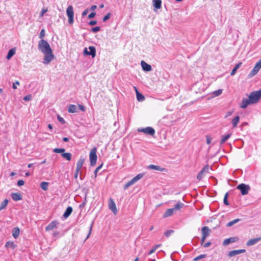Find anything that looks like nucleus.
<instances>
[{
	"mask_svg": "<svg viewBox=\"0 0 261 261\" xmlns=\"http://www.w3.org/2000/svg\"><path fill=\"white\" fill-rule=\"evenodd\" d=\"M141 65L142 69L145 71H150L152 70L151 65L147 64L144 61H141Z\"/></svg>",
	"mask_w": 261,
	"mask_h": 261,
	"instance_id": "obj_15",
	"label": "nucleus"
},
{
	"mask_svg": "<svg viewBox=\"0 0 261 261\" xmlns=\"http://www.w3.org/2000/svg\"><path fill=\"white\" fill-rule=\"evenodd\" d=\"M231 136V134H228L222 136V139L220 141V144L222 145Z\"/></svg>",
	"mask_w": 261,
	"mask_h": 261,
	"instance_id": "obj_25",
	"label": "nucleus"
},
{
	"mask_svg": "<svg viewBox=\"0 0 261 261\" xmlns=\"http://www.w3.org/2000/svg\"><path fill=\"white\" fill-rule=\"evenodd\" d=\"M93 223H94V222H92V223H91V224L90 225V227L89 228V233H88V236H87L86 239H87L89 237V236H90V235L91 234V230H92V226H93Z\"/></svg>",
	"mask_w": 261,
	"mask_h": 261,
	"instance_id": "obj_50",
	"label": "nucleus"
},
{
	"mask_svg": "<svg viewBox=\"0 0 261 261\" xmlns=\"http://www.w3.org/2000/svg\"><path fill=\"white\" fill-rule=\"evenodd\" d=\"M144 175V173H140V174H138L136 176H135L134 178H133V179L135 181V182H136L137 181H138L141 178H142Z\"/></svg>",
	"mask_w": 261,
	"mask_h": 261,
	"instance_id": "obj_35",
	"label": "nucleus"
},
{
	"mask_svg": "<svg viewBox=\"0 0 261 261\" xmlns=\"http://www.w3.org/2000/svg\"><path fill=\"white\" fill-rule=\"evenodd\" d=\"M12 198L14 201H19L22 199V196L19 193H13L11 194Z\"/></svg>",
	"mask_w": 261,
	"mask_h": 261,
	"instance_id": "obj_19",
	"label": "nucleus"
},
{
	"mask_svg": "<svg viewBox=\"0 0 261 261\" xmlns=\"http://www.w3.org/2000/svg\"><path fill=\"white\" fill-rule=\"evenodd\" d=\"M66 13L68 17V22L69 24H72L73 23V16L74 12L73 8L72 6H69L66 10Z\"/></svg>",
	"mask_w": 261,
	"mask_h": 261,
	"instance_id": "obj_6",
	"label": "nucleus"
},
{
	"mask_svg": "<svg viewBox=\"0 0 261 261\" xmlns=\"http://www.w3.org/2000/svg\"><path fill=\"white\" fill-rule=\"evenodd\" d=\"M90 164L91 166H94L95 165L96 163V161L97 159V156L96 154V148H93L91 149L90 155Z\"/></svg>",
	"mask_w": 261,
	"mask_h": 261,
	"instance_id": "obj_3",
	"label": "nucleus"
},
{
	"mask_svg": "<svg viewBox=\"0 0 261 261\" xmlns=\"http://www.w3.org/2000/svg\"><path fill=\"white\" fill-rule=\"evenodd\" d=\"M237 189L239 190L241 192V193L242 195H247L250 188L248 185H246L245 184H241L237 186Z\"/></svg>",
	"mask_w": 261,
	"mask_h": 261,
	"instance_id": "obj_4",
	"label": "nucleus"
},
{
	"mask_svg": "<svg viewBox=\"0 0 261 261\" xmlns=\"http://www.w3.org/2000/svg\"><path fill=\"white\" fill-rule=\"evenodd\" d=\"M210 232L211 230L207 226H204L202 228V237L201 240V245L203 244L206 238L210 235Z\"/></svg>",
	"mask_w": 261,
	"mask_h": 261,
	"instance_id": "obj_5",
	"label": "nucleus"
},
{
	"mask_svg": "<svg viewBox=\"0 0 261 261\" xmlns=\"http://www.w3.org/2000/svg\"><path fill=\"white\" fill-rule=\"evenodd\" d=\"M80 171V170H76V171H75V178H76L77 177V176H78V174H79V172Z\"/></svg>",
	"mask_w": 261,
	"mask_h": 261,
	"instance_id": "obj_62",
	"label": "nucleus"
},
{
	"mask_svg": "<svg viewBox=\"0 0 261 261\" xmlns=\"http://www.w3.org/2000/svg\"><path fill=\"white\" fill-rule=\"evenodd\" d=\"M63 141L65 142H68L69 141V138L67 137H64L63 138Z\"/></svg>",
	"mask_w": 261,
	"mask_h": 261,
	"instance_id": "obj_63",
	"label": "nucleus"
},
{
	"mask_svg": "<svg viewBox=\"0 0 261 261\" xmlns=\"http://www.w3.org/2000/svg\"><path fill=\"white\" fill-rule=\"evenodd\" d=\"M48 182L45 181H42L40 184V187L43 190H47L48 189Z\"/></svg>",
	"mask_w": 261,
	"mask_h": 261,
	"instance_id": "obj_34",
	"label": "nucleus"
},
{
	"mask_svg": "<svg viewBox=\"0 0 261 261\" xmlns=\"http://www.w3.org/2000/svg\"><path fill=\"white\" fill-rule=\"evenodd\" d=\"M96 23H97L96 21H95V20H91V21H89V24L90 25H94L96 24Z\"/></svg>",
	"mask_w": 261,
	"mask_h": 261,
	"instance_id": "obj_59",
	"label": "nucleus"
},
{
	"mask_svg": "<svg viewBox=\"0 0 261 261\" xmlns=\"http://www.w3.org/2000/svg\"><path fill=\"white\" fill-rule=\"evenodd\" d=\"M20 233V230L18 227H15L12 231V234L15 239L18 237Z\"/></svg>",
	"mask_w": 261,
	"mask_h": 261,
	"instance_id": "obj_26",
	"label": "nucleus"
},
{
	"mask_svg": "<svg viewBox=\"0 0 261 261\" xmlns=\"http://www.w3.org/2000/svg\"><path fill=\"white\" fill-rule=\"evenodd\" d=\"M239 240V238L238 237H230L228 239H226L223 242V245L227 246L230 243L236 242L238 241Z\"/></svg>",
	"mask_w": 261,
	"mask_h": 261,
	"instance_id": "obj_10",
	"label": "nucleus"
},
{
	"mask_svg": "<svg viewBox=\"0 0 261 261\" xmlns=\"http://www.w3.org/2000/svg\"><path fill=\"white\" fill-rule=\"evenodd\" d=\"M79 108L81 111H82L83 112L85 111L86 109L84 106H83L82 105H79Z\"/></svg>",
	"mask_w": 261,
	"mask_h": 261,
	"instance_id": "obj_56",
	"label": "nucleus"
},
{
	"mask_svg": "<svg viewBox=\"0 0 261 261\" xmlns=\"http://www.w3.org/2000/svg\"><path fill=\"white\" fill-rule=\"evenodd\" d=\"M260 241H261V237L251 239L249 240L247 242L246 245L247 246H251L255 245V244H256Z\"/></svg>",
	"mask_w": 261,
	"mask_h": 261,
	"instance_id": "obj_14",
	"label": "nucleus"
},
{
	"mask_svg": "<svg viewBox=\"0 0 261 261\" xmlns=\"http://www.w3.org/2000/svg\"><path fill=\"white\" fill-rule=\"evenodd\" d=\"M241 65H242L241 62H240V63L237 64L236 65V66L234 67V68H233V69L232 70V71L230 73V75H234L236 74L237 70L240 68V67L241 66Z\"/></svg>",
	"mask_w": 261,
	"mask_h": 261,
	"instance_id": "obj_28",
	"label": "nucleus"
},
{
	"mask_svg": "<svg viewBox=\"0 0 261 261\" xmlns=\"http://www.w3.org/2000/svg\"><path fill=\"white\" fill-rule=\"evenodd\" d=\"M72 212V208L71 206H68L67 207L66 210H65V212H64L63 214V217L65 218H68L71 214Z\"/></svg>",
	"mask_w": 261,
	"mask_h": 261,
	"instance_id": "obj_20",
	"label": "nucleus"
},
{
	"mask_svg": "<svg viewBox=\"0 0 261 261\" xmlns=\"http://www.w3.org/2000/svg\"><path fill=\"white\" fill-rule=\"evenodd\" d=\"M84 163V159L83 158H80L76 163V170H81Z\"/></svg>",
	"mask_w": 261,
	"mask_h": 261,
	"instance_id": "obj_21",
	"label": "nucleus"
},
{
	"mask_svg": "<svg viewBox=\"0 0 261 261\" xmlns=\"http://www.w3.org/2000/svg\"><path fill=\"white\" fill-rule=\"evenodd\" d=\"M257 71H259L261 68V59L256 63L255 66L253 67Z\"/></svg>",
	"mask_w": 261,
	"mask_h": 261,
	"instance_id": "obj_37",
	"label": "nucleus"
},
{
	"mask_svg": "<svg viewBox=\"0 0 261 261\" xmlns=\"http://www.w3.org/2000/svg\"><path fill=\"white\" fill-rule=\"evenodd\" d=\"M15 54V48H13L10 49L8 51V53L7 55L6 58L8 60L10 59Z\"/></svg>",
	"mask_w": 261,
	"mask_h": 261,
	"instance_id": "obj_23",
	"label": "nucleus"
},
{
	"mask_svg": "<svg viewBox=\"0 0 261 261\" xmlns=\"http://www.w3.org/2000/svg\"><path fill=\"white\" fill-rule=\"evenodd\" d=\"M160 246V245H157L155 247L153 248H152L149 252L148 253V254H151L153 253L154 252V251H155L156 249L159 247Z\"/></svg>",
	"mask_w": 261,
	"mask_h": 261,
	"instance_id": "obj_52",
	"label": "nucleus"
},
{
	"mask_svg": "<svg viewBox=\"0 0 261 261\" xmlns=\"http://www.w3.org/2000/svg\"><path fill=\"white\" fill-rule=\"evenodd\" d=\"M240 117L239 116H236L232 120V121H231V123H232V127L233 128L236 127L238 123L239 122V121H240Z\"/></svg>",
	"mask_w": 261,
	"mask_h": 261,
	"instance_id": "obj_24",
	"label": "nucleus"
},
{
	"mask_svg": "<svg viewBox=\"0 0 261 261\" xmlns=\"http://www.w3.org/2000/svg\"><path fill=\"white\" fill-rule=\"evenodd\" d=\"M206 143L207 144H210L211 142L212 138L208 136H206Z\"/></svg>",
	"mask_w": 261,
	"mask_h": 261,
	"instance_id": "obj_58",
	"label": "nucleus"
},
{
	"mask_svg": "<svg viewBox=\"0 0 261 261\" xmlns=\"http://www.w3.org/2000/svg\"><path fill=\"white\" fill-rule=\"evenodd\" d=\"M45 30L44 29H42L39 33V37L41 39H43V38L45 36Z\"/></svg>",
	"mask_w": 261,
	"mask_h": 261,
	"instance_id": "obj_42",
	"label": "nucleus"
},
{
	"mask_svg": "<svg viewBox=\"0 0 261 261\" xmlns=\"http://www.w3.org/2000/svg\"><path fill=\"white\" fill-rule=\"evenodd\" d=\"M31 98H32L31 95H27L23 97V100L25 101H29L31 99Z\"/></svg>",
	"mask_w": 261,
	"mask_h": 261,
	"instance_id": "obj_49",
	"label": "nucleus"
},
{
	"mask_svg": "<svg viewBox=\"0 0 261 261\" xmlns=\"http://www.w3.org/2000/svg\"><path fill=\"white\" fill-rule=\"evenodd\" d=\"M206 256V254H200V255H198V256H196L195 258H194L193 259V261H198L201 259L205 258Z\"/></svg>",
	"mask_w": 261,
	"mask_h": 261,
	"instance_id": "obj_36",
	"label": "nucleus"
},
{
	"mask_svg": "<svg viewBox=\"0 0 261 261\" xmlns=\"http://www.w3.org/2000/svg\"><path fill=\"white\" fill-rule=\"evenodd\" d=\"M58 120L62 124H64L65 123V120L61 117L60 115H58L57 117Z\"/></svg>",
	"mask_w": 261,
	"mask_h": 261,
	"instance_id": "obj_48",
	"label": "nucleus"
},
{
	"mask_svg": "<svg viewBox=\"0 0 261 261\" xmlns=\"http://www.w3.org/2000/svg\"><path fill=\"white\" fill-rule=\"evenodd\" d=\"M246 252L245 249L233 250L229 251L228 256L230 257Z\"/></svg>",
	"mask_w": 261,
	"mask_h": 261,
	"instance_id": "obj_13",
	"label": "nucleus"
},
{
	"mask_svg": "<svg viewBox=\"0 0 261 261\" xmlns=\"http://www.w3.org/2000/svg\"><path fill=\"white\" fill-rule=\"evenodd\" d=\"M258 72V71H257L256 69H255L254 68H253V69L249 73V76L252 77V76L255 75Z\"/></svg>",
	"mask_w": 261,
	"mask_h": 261,
	"instance_id": "obj_39",
	"label": "nucleus"
},
{
	"mask_svg": "<svg viewBox=\"0 0 261 261\" xmlns=\"http://www.w3.org/2000/svg\"><path fill=\"white\" fill-rule=\"evenodd\" d=\"M203 176L204 173L201 171H200L198 174L197 175V178L198 180H200L203 178Z\"/></svg>",
	"mask_w": 261,
	"mask_h": 261,
	"instance_id": "obj_44",
	"label": "nucleus"
},
{
	"mask_svg": "<svg viewBox=\"0 0 261 261\" xmlns=\"http://www.w3.org/2000/svg\"><path fill=\"white\" fill-rule=\"evenodd\" d=\"M174 230H168L166 232H165V235L167 237H170L172 233H173Z\"/></svg>",
	"mask_w": 261,
	"mask_h": 261,
	"instance_id": "obj_43",
	"label": "nucleus"
},
{
	"mask_svg": "<svg viewBox=\"0 0 261 261\" xmlns=\"http://www.w3.org/2000/svg\"><path fill=\"white\" fill-rule=\"evenodd\" d=\"M210 167L208 165H205L202 169L201 170L203 173L204 172H208Z\"/></svg>",
	"mask_w": 261,
	"mask_h": 261,
	"instance_id": "obj_41",
	"label": "nucleus"
},
{
	"mask_svg": "<svg viewBox=\"0 0 261 261\" xmlns=\"http://www.w3.org/2000/svg\"><path fill=\"white\" fill-rule=\"evenodd\" d=\"M62 156L66 159L67 161H70L71 159L72 155L70 153L64 152L61 154Z\"/></svg>",
	"mask_w": 261,
	"mask_h": 261,
	"instance_id": "obj_31",
	"label": "nucleus"
},
{
	"mask_svg": "<svg viewBox=\"0 0 261 261\" xmlns=\"http://www.w3.org/2000/svg\"><path fill=\"white\" fill-rule=\"evenodd\" d=\"M89 51L88 50L87 48H85L83 53L84 55L91 56L92 58H94L96 56V49L94 46H90L89 47Z\"/></svg>",
	"mask_w": 261,
	"mask_h": 261,
	"instance_id": "obj_7",
	"label": "nucleus"
},
{
	"mask_svg": "<svg viewBox=\"0 0 261 261\" xmlns=\"http://www.w3.org/2000/svg\"><path fill=\"white\" fill-rule=\"evenodd\" d=\"M135 183H136L135 182V181L133 180V179L132 178L130 180H129V181H128L124 186V190H126L128 188H129L130 186H132L133 185H134Z\"/></svg>",
	"mask_w": 261,
	"mask_h": 261,
	"instance_id": "obj_33",
	"label": "nucleus"
},
{
	"mask_svg": "<svg viewBox=\"0 0 261 261\" xmlns=\"http://www.w3.org/2000/svg\"><path fill=\"white\" fill-rule=\"evenodd\" d=\"M223 203L226 205H229V203L228 201V198H224L223 199Z\"/></svg>",
	"mask_w": 261,
	"mask_h": 261,
	"instance_id": "obj_57",
	"label": "nucleus"
},
{
	"mask_svg": "<svg viewBox=\"0 0 261 261\" xmlns=\"http://www.w3.org/2000/svg\"><path fill=\"white\" fill-rule=\"evenodd\" d=\"M65 151V149L64 148H55L53 150V151L55 153H63L64 151Z\"/></svg>",
	"mask_w": 261,
	"mask_h": 261,
	"instance_id": "obj_38",
	"label": "nucleus"
},
{
	"mask_svg": "<svg viewBox=\"0 0 261 261\" xmlns=\"http://www.w3.org/2000/svg\"><path fill=\"white\" fill-rule=\"evenodd\" d=\"M136 95L137 100L139 101H142L144 100L145 97L140 93H139L136 89Z\"/></svg>",
	"mask_w": 261,
	"mask_h": 261,
	"instance_id": "obj_29",
	"label": "nucleus"
},
{
	"mask_svg": "<svg viewBox=\"0 0 261 261\" xmlns=\"http://www.w3.org/2000/svg\"><path fill=\"white\" fill-rule=\"evenodd\" d=\"M96 15V13L95 12H92L88 16V18L89 19H91V18H93V17H95Z\"/></svg>",
	"mask_w": 261,
	"mask_h": 261,
	"instance_id": "obj_53",
	"label": "nucleus"
},
{
	"mask_svg": "<svg viewBox=\"0 0 261 261\" xmlns=\"http://www.w3.org/2000/svg\"><path fill=\"white\" fill-rule=\"evenodd\" d=\"M241 221L240 219H236L231 221H230L226 224L227 227L232 226L233 225L236 224L237 223L240 222Z\"/></svg>",
	"mask_w": 261,
	"mask_h": 261,
	"instance_id": "obj_32",
	"label": "nucleus"
},
{
	"mask_svg": "<svg viewBox=\"0 0 261 261\" xmlns=\"http://www.w3.org/2000/svg\"><path fill=\"white\" fill-rule=\"evenodd\" d=\"M248 97L253 104L256 103L261 98V89L252 92Z\"/></svg>",
	"mask_w": 261,
	"mask_h": 261,
	"instance_id": "obj_2",
	"label": "nucleus"
},
{
	"mask_svg": "<svg viewBox=\"0 0 261 261\" xmlns=\"http://www.w3.org/2000/svg\"><path fill=\"white\" fill-rule=\"evenodd\" d=\"M67 111L70 113H74L77 112L76 106L74 105H69L67 106Z\"/></svg>",
	"mask_w": 261,
	"mask_h": 261,
	"instance_id": "obj_18",
	"label": "nucleus"
},
{
	"mask_svg": "<svg viewBox=\"0 0 261 261\" xmlns=\"http://www.w3.org/2000/svg\"><path fill=\"white\" fill-rule=\"evenodd\" d=\"M253 104L252 102H251L250 99L248 97V98H243L242 100V102L240 104V107L243 109L246 108L248 105Z\"/></svg>",
	"mask_w": 261,
	"mask_h": 261,
	"instance_id": "obj_12",
	"label": "nucleus"
},
{
	"mask_svg": "<svg viewBox=\"0 0 261 261\" xmlns=\"http://www.w3.org/2000/svg\"><path fill=\"white\" fill-rule=\"evenodd\" d=\"M88 12V9H85L82 13V16H86Z\"/></svg>",
	"mask_w": 261,
	"mask_h": 261,
	"instance_id": "obj_60",
	"label": "nucleus"
},
{
	"mask_svg": "<svg viewBox=\"0 0 261 261\" xmlns=\"http://www.w3.org/2000/svg\"><path fill=\"white\" fill-rule=\"evenodd\" d=\"M111 13H108L106 15H105L103 18V21L105 22V21H106L107 20H108L110 17H111Z\"/></svg>",
	"mask_w": 261,
	"mask_h": 261,
	"instance_id": "obj_46",
	"label": "nucleus"
},
{
	"mask_svg": "<svg viewBox=\"0 0 261 261\" xmlns=\"http://www.w3.org/2000/svg\"><path fill=\"white\" fill-rule=\"evenodd\" d=\"M148 169L155 170L161 172H163L166 170L165 168L161 167L160 166L150 165L147 167Z\"/></svg>",
	"mask_w": 261,
	"mask_h": 261,
	"instance_id": "obj_16",
	"label": "nucleus"
},
{
	"mask_svg": "<svg viewBox=\"0 0 261 261\" xmlns=\"http://www.w3.org/2000/svg\"><path fill=\"white\" fill-rule=\"evenodd\" d=\"M19 85V82L18 81H16L15 83L13 84L12 88L14 89H16L17 88L16 86Z\"/></svg>",
	"mask_w": 261,
	"mask_h": 261,
	"instance_id": "obj_55",
	"label": "nucleus"
},
{
	"mask_svg": "<svg viewBox=\"0 0 261 261\" xmlns=\"http://www.w3.org/2000/svg\"><path fill=\"white\" fill-rule=\"evenodd\" d=\"M138 131L151 136H153L155 134V130L150 126L145 128H139L138 129Z\"/></svg>",
	"mask_w": 261,
	"mask_h": 261,
	"instance_id": "obj_8",
	"label": "nucleus"
},
{
	"mask_svg": "<svg viewBox=\"0 0 261 261\" xmlns=\"http://www.w3.org/2000/svg\"><path fill=\"white\" fill-rule=\"evenodd\" d=\"M16 246V245L14 243V242L11 241L7 242L5 244V247L6 248H11L12 249H14V248H15Z\"/></svg>",
	"mask_w": 261,
	"mask_h": 261,
	"instance_id": "obj_27",
	"label": "nucleus"
},
{
	"mask_svg": "<svg viewBox=\"0 0 261 261\" xmlns=\"http://www.w3.org/2000/svg\"><path fill=\"white\" fill-rule=\"evenodd\" d=\"M109 207L114 214L117 213V210L116 204L112 198H110L109 201Z\"/></svg>",
	"mask_w": 261,
	"mask_h": 261,
	"instance_id": "obj_11",
	"label": "nucleus"
},
{
	"mask_svg": "<svg viewBox=\"0 0 261 261\" xmlns=\"http://www.w3.org/2000/svg\"><path fill=\"white\" fill-rule=\"evenodd\" d=\"M100 30V28L99 27H96L92 28L91 29V31L92 32L97 33L98 31H99Z\"/></svg>",
	"mask_w": 261,
	"mask_h": 261,
	"instance_id": "obj_47",
	"label": "nucleus"
},
{
	"mask_svg": "<svg viewBox=\"0 0 261 261\" xmlns=\"http://www.w3.org/2000/svg\"><path fill=\"white\" fill-rule=\"evenodd\" d=\"M222 92V90L221 89H218L216 91H215L214 92H213V94L215 96H219L221 94Z\"/></svg>",
	"mask_w": 261,
	"mask_h": 261,
	"instance_id": "obj_40",
	"label": "nucleus"
},
{
	"mask_svg": "<svg viewBox=\"0 0 261 261\" xmlns=\"http://www.w3.org/2000/svg\"><path fill=\"white\" fill-rule=\"evenodd\" d=\"M9 202V201L7 199H5L1 204L0 205V211L5 209L7 205H8V203Z\"/></svg>",
	"mask_w": 261,
	"mask_h": 261,
	"instance_id": "obj_30",
	"label": "nucleus"
},
{
	"mask_svg": "<svg viewBox=\"0 0 261 261\" xmlns=\"http://www.w3.org/2000/svg\"><path fill=\"white\" fill-rule=\"evenodd\" d=\"M57 224L58 222L57 221H54L51 222L45 227L46 231L53 230L56 227Z\"/></svg>",
	"mask_w": 261,
	"mask_h": 261,
	"instance_id": "obj_17",
	"label": "nucleus"
},
{
	"mask_svg": "<svg viewBox=\"0 0 261 261\" xmlns=\"http://www.w3.org/2000/svg\"><path fill=\"white\" fill-rule=\"evenodd\" d=\"M38 49L44 55L43 62L44 64H48L54 59L53 50L47 41L41 39L38 42Z\"/></svg>",
	"mask_w": 261,
	"mask_h": 261,
	"instance_id": "obj_1",
	"label": "nucleus"
},
{
	"mask_svg": "<svg viewBox=\"0 0 261 261\" xmlns=\"http://www.w3.org/2000/svg\"><path fill=\"white\" fill-rule=\"evenodd\" d=\"M162 1L161 0H153V7L159 9L161 8Z\"/></svg>",
	"mask_w": 261,
	"mask_h": 261,
	"instance_id": "obj_22",
	"label": "nucleus"
},
{
	"mask_svg": "<svg viewBox=\"0 0 261 261\" xmlns=\"http://www.w3.org/2000/svg\"><path fill=\"white\" fill-rule=\"evenodd\" d=\"M211 245V242H207L205 243H203V244L202 245L205 248H207V247H208L209 246H210V245Z\"/></svg>",
	"mask_w": 261,
	"mask_h": 261,
	"instance_id": "obj_51",
	"label": "nucleus"
},
{
	"mask_svg": "<svg viewBox=\"0 0 261 261\" xmlns=\"http://www.w3.org/2000/svg\"><path fill=\"white\" fill-rule=\"evenodd\" d=\"M97 8V6L96 5H92L91 7V8H90V10H94L96 9Z\"/></svg>",
	"mask_w": 261,
	"mask_h": 261,
	"instance_id": "obj_61",
	"label": "nucleus"
},
{
	"mask_svg": "<svg viewBox=\"0 0 261 261\" xmlns=\"http://www.w3.org/2000/svg\"><path fill=\"white\" fill-rule=\"evenodd\" d=\"M47 12V10L46 9H42L41 11V15H43L44 13Z\"/></svg>",
	"mask_w": 261,
	"mask_h": 261,
	"instance_id": "obj_64",
	"label": "nucleus"
},
{
	"mask_svg": "<svg viewBox=\"0 0 261 261\" xmlns=\"http://www.w3.org/2000/svg\"><path fill=\"white\" fill-rule=\"evenodd\" d=\"M179 209V202L178 201L175 205V207L171 208L168 209L164 214L163 217H168L169 216H171L173 214V212L176 211Z\"/></svg>",
	"mask_w": 261,
	"mask_h": 261,
	"instance_id": "obj_9",
	"label": "nucleus"
},
{
	"mask_svg": "<svg viewBox=\"0 0 261 261\" xmlns=\"http://www.w3.org/2000/svg\"><path fill=\"white\" fill-rule=\"evenodd\" d=\"M102 165H103V164H101L100 165L98 166L96 168V169L95 170V171H94V174H95V177L97 176V172L101 168Z\"/></svg>",
	"mask_w": 261,
	"mask_h": 261,
	"instance_id": "obj_45",
	"label": "nucleus"
},
{
	"mask_svg": "<svg viewBox=\"0 0 261 261\" xmlns=\"http://www.w3.org/2000/svg\"><path fill=\"white\" fill-rule=\"evenodd\" d=\"M24 184V182L23 180H19L17 181V186H19V187L23 185Z\"/></svg>",
	"mask_w": 261,
	"mask_h": 261,
	"instance_id": "obj_54",
	"label": "nucleus"
}]
</instances>
